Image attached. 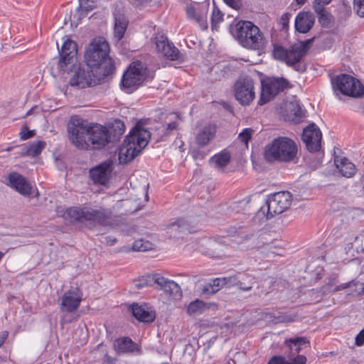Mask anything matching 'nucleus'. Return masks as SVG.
I'll return each instance as SVG.
<instances>
[{"instance_id": "22", "label": "nucleus", "mask_w": 364, "mask_h": 364, "mask_svg": "<svg viewBox=\"0 0 364 364\" xmlns=\"http://www.w3.org/2000/svg\"><path fill=\"white\" fill-rule=\"evenodd\" d=\"M314 15L311 12H300L295 19V28L299 33H307L314 26Z\"/></svg>"}, {"instance_id": "18", "label": "nucleus", "mask_w": 364, "mask_h": 364, "mask_svg": "<svg viewBox=\"0 0 364 364\" xmlns=\"http://www.w3.org/2000/svg\"><path fill=\"white\" fill-rule=\"evenodd\" d=\"M156 47L159 53L171 60H176L180 58V52L174 45L169 42L168 38L164 36L156 38Z\"/></svg>"}, {"instance_id": "3", "label": "nucleus", "mask_w": 364, "mask_h": 364, "mask_svg": "<svg viewBox=\"0 0 364 364\" xmlns=\"http://www.w3.org/2000/svg\"><path fill=\"white\" fill-rule=\"evenodd\" d=\"M230 33L240 45L247 49L262 50L267 43L262 32L251 21H240L231 25Z\"/></svg>"}, {"instance_id": "54", "label": "nucleus", "mask_w": 364, "mask_h": 364, "mask_svg": "<svg viewBox=\"0 0 364 364\" xmlns=\"http://www.w3.org/2000/svg\"><path fill=\"white\" fill-rule=\"evenodd\" d=\"M115 124H117V127L119 128V134H122L124 132V125L123 122L122 121H120V120H117L115 122Z\"/></svg>"}, {"instance_id": "63", "label": "nucleus", "mask_w": 364, "mask_h": 364, "mask_svg": "<svg viewBox=\"0 0 364 364\" xmlns=\"http://www.w3.org/2000/svg\"><path fill=\"white\" fill-rule=\"evenodd\" d=\"M4 255V253L0 251V260L2 259Z\"/></svg>"}, {"instance_id": "62", "label": "nucleus", "mask_w": 364, "mask_h": 364, "mask_svg": "<svg viewBox=\"0 0 364 364\" xmlns=\"http://www.w3.org/2000/svg\"><path fill=\"white\" fill-rule=\"evenodd\" d=\"M11 146H8L7 148H6L4 150L6 151H9L11 150Z\"/></svg>"}, {"instance_id": "2", "label": "nucleus", "mask_w": 364, "mask_h": 364, "mask_svg": "<svg viewBox=\"0 0 364 364\" xmlns=\"http://www.w3.org/2000/svg\"><path fill=\"white\" fill-rule=\"evenodd\" d=\"M142 124L141 122H138L123 141L119 150L120 164L131 162L147 146L151 134Z\"/></svg>"}, {"instance_id": "58", "label": "nucleus", "mask_w": 364, "mask_h": 364, "mask_svg": "<svg viewBox=\"0 0 364 364\" xmlns=\"http://www.w3.org/2000/svg\"><path fill=\"white\" fill-rule=\"evenodd\" d=\"M296 115L298 116V117H302L303 116V113H302V110L300 107H298V111L297 112H296Z\"/></svg>"}, {"instance_id": "17", "label": "nucleus", "mask_w": 364, "mask_h": 364, "mask_svg": "<svg viewBox=\"0 0 364 364\" xmlns=\"http://www.w3.org/2000/svg\"><path fill=\"white\" fill-rule=\"evenodd\" d=\"M112 163L106 161L90 170V176L94 183L106 185L112 171Z\"/></svg>"}, {"instance_id": "40", "label": "nucleus", "mask_w": 364, "mask_h": 364, "mask_svg": "<svg viewBox=\"0 0 364 364\" xmlns=\"http://www.w3.org/2000/svg\"><path fill=\"white\" fill-rule=\"evenodd\" d=\"M331 0H315L314 9L316 13L323 11L324 6L328 4Z\"/></svg>"}, {"instance_id": "13", "label": "nucleus", "mask_w": 364, "mask_h": 364, "mask_svg": "<svg viewBox=\"0 0 364 364\" xmlns=\"http://www.w3.org/2000/svg\"><path fill=\"white\" fill-rule=\"evenodd\" d=\"M288 81L283 77H269L262 82L260 105L272 100L277 95L287 87Z\"/></svg>"}, {"instance_id": "48", "label": "nucleus", "mask_w": 364, "mask_h": 364, "mask_svg": "<svg viewBox=\"0 0 364 364\" xmlns=\"http://www.w3.org/2000/svg\"><path fill=\"white\" fill-rule=\"evenodd\" d=\"M224 1L226 4L235 9H238L241 6L240 0H224Z\"/></svg>"}, {"instance_id": "57", "label": "nucleus", "mask_w": 364, "mask_h": 364, "mask_svg": "<svg viewBox=\"0 0 364 364\" xmlns=\"http://www.w3.org/2000/svg\"><path fill=\"white\" fill-rule=\"evenodd\" d=\"M35 108H36V107H32L31 109H30L26 112V115H25L23 117H27V116H29V115L32 114H33V111H34V109H35Z\"/></svg>"}, {"instance_id": "50", "label": "nucleus", "mask_w": 364, "mask_h": 364, "mask_svg": "<svg viewBox=\"0 0 364 364\" xmlns=\"http://www.w3.org/2000/svg\"><path fill=\"white\" fill-rule=\"evenodd\" d=\"M133 6L135 7H142L151 0H129Z\"/></svg>"}, {"instance_id": "33", "label": "nucleus", "mask_w": 364, "mask_h": 364, "mask_svg": "<svg viewBox=\"0 0 364 364\" xmlns=\"http://www.w3.org/2000/svg\"><path fill=\"white\" fill-rule=\"evenodd\" d=\"M79 6L76 10L77 13H79L80 18L87 15V12L92 10L96 4L93 0H78Z\"/></svg>"}, {"instance_id": "39", "label": "nucleus", "mask_w": 364, "mask_h": 364, "mask_svg": "<svg viewBox=\"0 0 364 364\" xmlns=\"http://www.w3.org/2000/svg\"><path fill=\"white\" fill-rule=\"evenodd\" d=\"M353 6L358 15L364 17V0H354Z\"/></svg>"}, {"instance_id": "28", "label": "nucleus", "mask_w": 364, "mask_h": 364, "mask_svg": "<svg viewBox=\"0 0 364 364\" xmlns=\"http://www.w3.org/2000/svg\"><path fill=\"white\" fill-rule=\"evenodd\" d=\"M209 309L207 304L200 299L191 301L187 307V313L190 316H196L202 314L205 309Z\"/></svg>"}, {"instance_id": "12", "label": "nucleus", "mask_w": 364, "mask_h": 364, "mask_svg": "<svg viewBox=\"0 0 364 364\" xmlns=\"http://www.w3.org/2000/svg\"><path fill=\"white\" fill-rule=\"evenodd\" d=\"M147 285L154 286L156 288L161 289L169 294H181V287L176 282L167 279L159 274L145 276L139 281V284H136L138 287H142Z\"/></svg>"}, {"instance_id": "44", "label": "nucleus", "mask_w": 364, "mask_h": 364, "mask_svg": "<svg viewBox=\"0 0 364 364\" xmlns=\"http://www.w3.org/2000/svg\"><path fill=\"white\" fill-rule=\"evenodd\" d=\"M33 135H34V131L28 130V128L27 126L23 127V128L20 132L21 139L23 140L28 139L32 137Z\"/></svg>"}, {"instance_id": "45", "label": "nucleus", "mask_w": 364, "mask_h": 364, "mask_svg": "<svg viewBox=\"0 0 364 364\" xmlns=\"http://www.w3.org/2000/svg\"><path fill=\"white\" fill-rule=\"evenodd\" d=\"M318 15V21L323 26H327L329 23L328 19V15L325 12V10L323 9V11H321V13H317Z\"/></svg>"}, {"instance_id": "47", "label": "nucleus", "mask_w": 364, "mask_h": 364, "mask_svg": "<svg viewBox=\"0 0 364 364\" xmlns=\"http://www.w3.org/2000/svg\"><path fill=\"white\" fill-rule=\"evenodd\" d=\"M223 281H224V279H222L221 278H215L211 281L213 285L214 286L217 291H218L220 289L225 287Z\"/></svg>"}, {"instance_id": "55", "label": "nucleus", "mask_w": 364, "mask_h": 364, "mask_svg": "<svg viewBox=\"0 0 364 364\" xmlns=\"http://www.w3.org/2000/svg\"><path fill=\"white\" fill-rule=\"evenodd\" d=\"M177 124L175 122L173 123H168L166 125V129L169 131H172L175 129H176Z\"/></svg>"}, {"instance_id": "20", "label": "nucleus", "mask_w": 364, "mask_h": 364, "mask_svg": "<svg viewBox=\"0 0 364 364\" xmlns=\"http://www.w3.org/2000/svg\"><path fill=\"white\" fill-rule=\"evenodd\" d=\"M130 311L132 315L141 322L151 323L156 318L155 312L146 305L132 304L130 306Z\"/></svg>"}, {"instance_id": "10", "label": "nucleus", "mask_w": 364, "mask_h": 364, "mask_svg": "<svg viewBox=\"0 0 364 364\" xmlns=\"http://www.w3.org/2000/svg\"><path fill=\"white\" fill-rule=\"evenodd\" d=\"M331 82L334 90H338L345 95L355 98L364 96L363 85L358 79L350 75H338L332 80Z\"/></svg>"}, {"instance_id": "26", "label": "nucleus", "mask_w": 364, "mask_h": 364, "mask_svg": "<svg viewBox=\"0 0 364 364\" xmlns=\"http://www.w3.org/2000/svg\"><path fill=\"white\" fill-rule=\"evenodd\" d=\"M46 145V142L43 141H33L29 145L22 148L21 154L33 157L36 156L41 153Z\"/></svg>"}, {"instance_id": "19", "label": "nucleus", "mask_w": 364, "mask_h": 364, "mask_svg": "<svg viewBox=\"0 0 364 364\" xmlns=\"http://www.w3.org/2000/svg\"><path fill=\"white\" fill-rule=\"evenodd\" d=\"M9 183L19 193L28 196L31 193L32 187L26 178L18 173H12L9 176Z\"/></svg>"}, {"instance_id": "37", "label": "nucleus", "mask_w": 364, "mask_h": 364, "mask_svg": "<svg viewBox=\"0 0 364 364\" xmlns=\"http://www.w3.org/2000/svg\"><path fill=\"white\" fill-rule=\"evenodd\" d=\"M132 249L134 251L145 252L152 249V244L147 240L139 239L133 243Z\"/></svg>"}, {"instance_id": "11", "label": "nucleus", "mask_w": 364, "mask_h": 364, "mask_svg": "<svg viewBox=\"0 0 364 364\" xmlns=\"http://www.w3.org/2000/svg\"><path fill=\"white\" fill-rule=\"evenodd\" d=\"M146 75V69L141 62L132 63L124 73L122 80V89L127 93H132L142 84Z\"/></svg>"}, {"instance_id": "7", "label": "nucleus", "mask_w": 364, "mask_h": 364, "mask_svg": "<svg viewBox=\"0 0 364 364\" xmlns=\"http://www.w3.org/2000/svg\"><path fill=\"white\" fill-rule=\"evenodd\" d=\"M108 76V73L94 69L85 63L78 68L73 77L70 80V85L80 89L95 86L101 83L102 80Z\"/></svg>"}, {"instance_id": "15", "label": "nucleus", "mask_w": 364, "mask_h": 364, "mask_svg": "<svg viewBox=\"0 0 364 364\" xmlns=\"http://www.w3.org/2000/svg\"><path fill=\"white\" fill-rule=\"evenodd\" d=\"M322 134L314 124L304 129L302 140L310 152L318 151L321 149Z\"/></svg>"}, {"instance_id": "35", "label": "nucleus", "mask_w": 364, "mask_h": 364, "mask_svg": "<svg viewBox=\"0 0 364 364\" xmlns=\"http://www.w3.org/2000/svg\"><path fill=\"white\" fill-rule=\"evenodd\" d=\"M59 54H68L71 57H76L77 55V45L76 43L70 40H66L61 47Z\"/></svg>"}, {"instance_id": "16", "label": "nucleus", "mask_w": 364, "mask_h": 364, "mask_svg": "<svg viewBox=\"0 0 364 364\" xmlns=\"http://www.w3.org/2000/svg\"><path fill=\"white\" fill-rule=\"evenodd\" d=\"M82 296V291L78 288L65 291L60 303L61 311L75 312L80 306Z\"/></svg>"}, {"instance_id": "38", "label": "nucleus", "mask_w": 364, "mask_h": 364, "mask_svg": "<svg viewBox=\"0 0 364 364\" xmlns=\"http://www.w3.org/2000/svg\"><path fill=\"white\" fill-rule=\"evenodd\" d=\"M223 19V14L218 8H214L211 16L212 28L216 29L217 25Z\"/></svg>"}, {"instance_id": "24", "label": "nucleus", "mask_w": 364, "mask_h": 364, "mask_svg": "<svg viewBox=\"0 0 364 364\" xmlns=\"http://www.w3.org/2000/svg\"><path fill=\"white\" fill-rule=\"evenodd\" d=\"M335 164L342 176L349 178L355 173V166L346 158L335 159Z\"/></svg>"}, {"instance_id": "27", "label": "nucleus", "mask_w": 364, "mask_h": 364, "mask_svg": "<svg viewBox=\"0 0 364 364\" xmlns=\"http://www.w3.org/2000/svg\"><path fill=\"white\" fill-rule=\"evenodd\" d=\"M236 286L242 291H250L255 283V277L250 274H243L237 276Z\"/></svg>"}, {"instance_id": "53", "label": "nucleus", "mask_w": 364, "mask_h": 364, "mask_svg": "<svg viewBox=\"0 0 364 364\" xmlns=\"http://www.w3.org/2000/svg\"><path fill=\"white\" fill-rule=\"evenodd\" d=\"M301 346H302V345H296V346H295V348H294V353H293V358H291V356H289V361H290V358H291V359H293L294 358H296L297 355H299V352H300V350H301Z\"/></svg>"}, {"instance_id": "29", "label": "nucleus", "mask_w": 364, "mask_h": 364, "mask_svg": "<svg viewBox=\"0 0 364 364\" xmlns=\"http://www.w3.org/2000/svg\"><path fill=\"white\" fill-rule=\"evenodd\" d=\"M306 358L304 355H297L289 360H286L284 356H274L271 358L268 364H305Z\"/></svg>"}, {"instance_id": "46", "label": "nucleus", "mask_w": 364, "mask_h": 364, "mask_svg": "<svg viewBox=\"0 0 364 364\" xmlns=\"http://www.w3.org/2000/svg\"><path fill=\"white\" fill-rule=\"evenodd\" d=\"M290 14L286 13L283 14L280 18V24L283 29H285L288 27L289 21Z\"/></svg>"}, {"instance_id": "51", "label": "nucleus", "mask_w": 364, "mask_h": 364, "mask_svg": "<svg viewBox=\"0 0 364 364\" xmlns=\"http://www.w3.org/2000/svg\"><path fill=\"white\" fill-rule=\"evenodd\" d=\"M8 336L9 332L6 331H4L0 333V348L4 345Z\"/></svg>"}, {"instance_id": "23", "label": "nucleus", "mask_w": 364, "mask_h": 364, "mask_svg": "<svg viewBox=\"0 0 364 364\" xmlns=\"http://www.w3.org/2000/svg\"><path fill=\"white\" fill-rule=\"evenodd\" d=\"M208 6H201L200 9H197L194 7L190 6L187 8L186 12L188 18L194 19L204 28H207L206 14Z\"/></svg>"}, {"instance_id": "60", "label": "nucleus", "mask_w": 364, "mask_h": 364, "mask_svg": "<svg viewBox=\"0 0 364 364\" xmlns=\"http://www.w3.org/2000/svg\"><path fill=\"white\" fill-rule=\"evenodd\" d=\"M306 0H296L299 4H304Z\"/></svg>"}, {"instance_id": "30", "label": "nucleus", "mask_w": 364, "mask_h": 364, "mask_svg": "<svg viewBox=\"0 0 364 364\" xmlns=\"http://www.w3.org/2000/svg\"><path fill=\"white\" fill-rule=\"evenodd\" d=\"M60 59L58 63V68L60 70L68 72L70 70L75 64L76 57H71L68 54H59Z\"/></svg>"}, {"instance_id": "34", "label": "nucleus", "mask_w": 364, "mask_h": 364, "mask_svg": "<svg viewBox=\"0 0 364 364\" xmlns=\"http://www.w3.org/2000/svg\"><path fill=\"white\" fill-rule=\"evenodd\" d=\"M266 319H269L275 323H289L292 322L295 319V316H291L286 314L279 313L277 316H272L270 314H267L265 317Z\"/></svg>"}, {"instance_id": "25", "label": "nucleus", "mask_w": 364, "mask_h": 364, "mask_svg": "<svg viewBox=\"0 0 364 364\" xmlns=\"http://www.w3.org/2000/svg\"><path fill=\"white\" fill-rule=\"evenodd\" d=\"M114 348L118 353H132L136 348V344L126 337L117 339L114 343Z\"/></svg>"}, {"instance_id": "4", "label": "nucleus", "mask_w": 364, "mask_h": 364, "mask_svg": "<svg viewBox=\"0 0 364 364\" xmlns=\"http://www.w3.org/2000/svg\"><path fill=\"white\" fill-rule=\"evenodd\" d=\"M109 50V44L103 38L93 39L85 53L86 63L94 69L107 72L108 75L112 74L114 67L107 59Z\"/></svg>"}, {"instance_id": "5", "label": "nucleus", "mask_w": 364, "mask_h": 364, "mask_svg": "<svg viewBox=\"0 0 364 364\" xmlns=\"http://www.w3.org/2000/svg\"><path fill=\"white\" fill-rule=\"evenodd\" d=\"M297 154V146L295 142L287 137H278L271 144L267 145L264 158L267 161L289 162L292 161Z\"/></svg>"}, {"instance_id": "56", "label": "nucleus", "mask_w": 364, "mask_h": 364, "mask_svg": "<svg viewBox=\"0 0 364 364\" xmlns=\"http://www.w3.org/2000/svg\"><path fill=\"white\" fill-rule=\"evenodd\" d=\"M143 192H144V193L145 200L147 201V200H148V198H149V196H148V193H147V186H144Z\"/></svg>"}, {"instance_id": "9", "label": "nucleus", "mask_w": 364, "mask_h": 364, "mask_svg": "<svg viewBox=\"0 0 364 364\" xmlns=\"http://www.w3.org/2000/svg\"><path fill=\"white\" fill-rule=\"evenodd\" d=\"M291 201L292 198L289 192L275 193L267 200L266 205L261 208L259 214L266 215V218L270 219L287 210L290 207Z\"/></svg>"}, {"instance_id": "61", "label": "nucleus", "mask_w": 364, "mask_h": 364, "mask_svg": "<svg viewBox=\"0 0 364 364\" xmlns=\"http://www.w3.org/2000/svg\"><path fill=\"white\" fill-rule=\"evenodd\" d=\"M299 67H300V66L299 65ZM296 69L297 70L300 71V72H303V71H304V70H305V69H304V68H296Z\"/></svg>"}, {"instance_id": "21", "label": "nucleus", "mask_w": 364, "mask_h": 364, "mask_svg": "<svg viewBox=\"0 0 364 364\" xmlns=\"http://www.w3.org/2000/svg\"><path fill=\"white\" fill-rule=\"evenodd\" d=\"M216 127L213 124H207L199 129L196 135V144L198 147H204L215 137Z\"/></svg>"}, {"instance_id": "31", "label": "nucleus", "mask_w": 364, "mask_h": 364, "mask_svg": "<svg viewBox=\"0 0 364 364\" xmlns=\"http://www.w3.org/2000/svg\"><path fill=\"white\" fill-rule=\"evenodd\" d=\"M127 27V21L124 18H115L114 36L117 38V41H119L123 38Z\"/></svg>"}, {"instance_id": "1", "label": "nucleus", "mask_w": 364, "mask_h": 364, "mask_svg": "<svg viewBox=\"0 0 364 364\" xmlns=\"http://www.w3.org/2000/svg\"><path fill=\"white\" fill-rule=\"evenodd\" d=\"M69 139L80 149H100L109 142L105 127L95 124L87 127L77 117H73L68 125Z\"/></svg>"}, {"instance_id": "14", "label": "nucleus", "mask_w": 364, "mask_h": 364, "mask_svg": "<svg viewBox=\"0 0 364 364\" xmlns=\"http://www.w3.org/2000/svg\"><path fill=\"white\" fill-rule=\"evenodd\" d=\"M235 99L242 105H250L255 97L254 82L249 77H240L234 85Z\"/></svg>"}, {"instance_id": "8", "label": "nucleus", "mask_w": 364, "mask_h": 364, "mask_svg": "<svg viewBox=\"0 0 364 364\" xmlns=\"http://www.w3.org/2000/svg\"><path fill=\"white\" fill-rule=\"evenodd\" d=\"M313 38L304 41H299L285 49L283 47L277 46L274 49L275 58L284 61L289 65H294L303 58L310 48Z\"/></svg>"}, {"instance_id": "64", "label": "nucleus", "mask_w": 364, "mask_h": 364, "mask_svg": "<svg viewBox=\"0 0 364 364\" xmlns=\"http://www.w3.org/2000/svg\"><path fill=\"white\" fill-rule=\"evenodd\" d=\"M117 240L116 239H113V240H111V243L110 245H113L114 242H116Z\"/></svg>"}, {"instance_id": "52", "label": "nucleus", "mask_w": 364, "mask_h": 364, "mask_svg": "<svg viewBox=\"0 0 364 364\" xmlns=\"http://www.w3.org/2000/svg\"><path fill=\"white\" fill-rule=\"evenodd\" d=\"M349 286H350V283H346V284H343L341 285H338L332 290V292H336V291H341L342 289H345L348 288Z\"/></svg>"}, {"instance_id": "36", "label": "nucleus", "mask_w": 364, "mask_h": 364, "mask_svg": "<svg viewBox=\"0 0 364 364\" xmlns=\"http://www.w3.org/2000/svg\"><path fill=\"white\" fill-rule=\"evenodd\" d=\"M308 341L305 338L301 337H296L293 338H289V340L285 341V344L288 347L289 350V353L287 355V358H289V356H291L293 358V353H294L295 346L296 345H304L307 344Z\"/></svg>"}, {"instance_id": "59", "label": "nucleus", "mask_w": 364, "mask_h": 364, "mask_svg": "<svg viewBox=\"0 0 364 364\" xmlns=\"http://www.w3.org/2000/svg\"><path fill=\"white\" fill-rule=\"evenodd\" d=\"M175 225H177L179 228H181L182 226V225L181 224L180 221H178V222H176V223H173L171 224L172 226H173Z\"/></svg>"}, {"instance_id": "42", "label": "nucleus", "mask_w": 364, "mask_h": 364, "mask_svg": "<svg viewBox=\"0 0 364 364\" xmlns=\"http://www.w3.org/2000/svg\"><path fill=\"white\" fill-rule=\"evenodd\" d=\"M201 292L204 295H211L215 294L218 291H216L212 282H210L203 285Z\"/></svg>"}, {"instance_id": "32", "label": "nucleus", "mask_w": 364, "mask_h": 364, "mask_svg": "<svg viewBox=\"0 0 364 364\" xmlns=\"http://www.w3.org/2000/svg\"><path fill=\"white\" fill-rule=\"evenodd\" d=\"M230 160V155L228 152L223 151L219 154L215 155L211 159V161L215 164L218 168H223L226 166Z\"/></svg>"}, {"instance_id": "43", "label": "nucleus", "mask_w": 364, "mask_h": 364, "mask_svg": "<svg viewBox=\"0 0 364 364\" xmlns=\"http://www.w3.org/2000/svg\"><path fill=\"white\" fill-rule=\"evenodd\" d=\"M222 279H224L223 282L224 283V286L226 287H231L233 286H236L237 283V276H230L227 277H221Z\"/></svg>"}, {"instance_id": "6", "label": "nucleus", "mask_w": 364, "mask_h": 364, "mask_svg": "<svg viewBox=\"0 0 364 364\" xmlns=\"http://www.w3.org/2000/svg\"><path fill=\"white\" fill-rule=\"evenodd\" d=\"M65 215L74 221L82 223L92 221L100 225H107L111 223L112 212L110 209L103 208L93 209L90 207H71L67 209Z\"/></svg>"}, {"instance_id": "41", "label": "nucleus", "mask_w": 364, "mask_h": 364, "mask_svg": "<svg viewBox=\"0 0 364 364\" xmlns=\"http://www.w3.org/2000/svg\"><path fill=\"white\" fill-rule=\"evenodd\" d=\"M252 129H245L240 134L239 139L242 142H244L246 145L247 144L248 141L250 139Z\"/></svg>"}, {"instance_id": "49", "label": "nucleus", "mask_w": 364, "mask_h": 364, "mask_svg": "<svg viewBox=\"0 0 364 364\" xmlns=\"http://www.w3.org/2000/svg\"><path fill=\"white\" fill-rule=\"evenodd\" d=\"M364 343V328L356 336L355 344L358 346H361Z\"/></svg>"}]
</instances>
